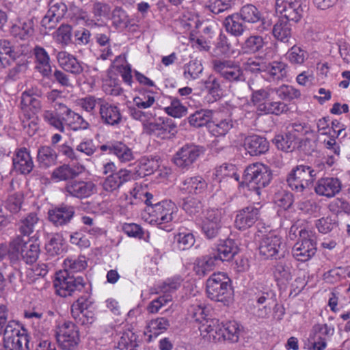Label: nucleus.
<instances>
[{
  "label": "nucleus",
  "mask_w": 350,
  "mask_h": 350,
  "mask_svg": "<svg viewBox=\"0 0 350 350\" xmlns=\"http://www.w3.org/2000/svg\"><path fill=\"white\" fill-rule=\"evenodd\" d=\"M64 264V269L56 273L53 281L55 293L62 297H67L78 293H88L90 284L82 276L74 273L86 268L87 262L85 256L68 258Z\"/></svg>",
  "instance_id": "f257e3e1"
},
{
  "label": "nucleus",
  "mask_w": 350,
  "mask_h": 350,
  "mask_svg": "<svg viewBox=\"0 0 350 350\" xmlns=\"http://www.w3.org/2000/svg\"><path fill=\"white\" fill-rule=\"evenodd\" d=\"M199 330L203 338L215 342L221 340L237 342L241 332L237 322L232 321L224 324L217 319L206 321V323L200 325Z\"/></svg>",
  "instance_id": "f03ea898"
},
{
  "label": "nucleus",
  "mask_w": 350,
  "mask_h": 350,
  "mask_svg": "<svg viewBox=\"0 0 350 350\" xmlns=\"http://www.w3.org/2000/svg\"><path fill=\"white\" fill-rule=\"evenodd\" d=\"M206 293L211 300L228 305L233 297L230 279L223 272L213 273L206 280Z\"/></svg>",
  "instance_id": "7ed1b4c3"
},
{
  "label": "nucleus",
  "mask_w": 350,
  "mask_h": 350,
  "mask_svg": "<svg viewBox=\"0 0 350 350\" xmlns=\"http://www.w3.org/2000/svg\"><path fill=\"white\" fill-rule=\"evenodd\" d=\"M317 172L311 166L299 165L293 168L286 178L288 186L297 195L307 196L311 191V187Z\"/></svg>",
  "instance_id": "20e7f679"
},
{
  "label": "nucleus",
  "mask_w": 350,
  "mask_h": 350,
  "mask_svg": "<svg viewBox=\"0 0 350 350\" xmlns=\"http://www.w3.org/2000/svg\"><path fill=\"white\" fill-rule=\"evenodd\" d=\"M146 211L148 215L146 219L150 224L165 229V226H162V225L177 219L178 208L172 201L163 200L156 202L154 206L146 207Z\"/></svg>",
  "instance_id": "39448f33"
},
{
  "label": "nucleus",
  "mask_w": 350,
  "mask_h": 350,
  "mask_svg": "<svg viewBox=\"0 0 350 350\" xmlns=\"http://www.w3.org/2000/svg\"><path fill=\"white\" fill-rule=\"evenodd\" d=\"M243 178L250 190H254L257 195H260V190L271 183L272 172L267 165L254 163L245 168Z\"/></svg>",
  "instance_id": "423d86ee"
},
{
  "label": "nucleus",
  "mask_w": 350,
  "mask_h": 350,
  "mask_svg": "<svg viewBox=\"0 0 350 350\" xmlns=\"http://www.w3.org/2000/svg\"><path fill=\"white\" fill-rule=\"evenodd\" d=\"M8 319V310L4 305L0 306V334H3L4 348L5 350H22L19 321H10L6 327L4 325Z\"/></svg>",
  "instance_id": "0eeeda50"
},
{
  "label": "nucleus",
  "mask_w": 350,
  "mask_h": 350,
  "mask_svg": "<svg viewBox=\"0 0 350 350\" xmlns=\"http://www.w3.org/2000/svg\"><path fill=\"white\" fill-rule=\"evenodd\" d=\"M299 239L292 248V254L298 261L306 262L317 252L315 233L305 228L299 230Z\"/></svg>",
  "instance_id": "6e6552de"
},
{
  "label": "nucleus",
  "mask_w": 350,
  "mask_h": 350,
  "mask_svg": "<svg viewBox=\"0 0 350 350\" xmlns=\"http://www.w3.org/2000/svg\"><path fill=\"white\" fill-rule=\"evenodd\" d=\"M55 338L62 350H76L80 342L79 329L71 321H65L56 327Z\"/></svg>",
  "instance_id": "1a4fd4ad"
},
{
  "label": "nucleus",
  "mask_w": 350,
  "mask_h": 350,
  "mask_svg": "<svg viewBox=\"0 0 350 350\" xmlns=\"http://www.w3.org/2000/svg\"><path fill=\"white\" fill-rule=\"evenodd\" d=\"M213 69L224 80L229 82L243 81V71L239 63L230 59H215L212 60Z\"/></svg>",
  "instance_id": "9d476101"
},
{
  "label": "nucleus",
  "mask_w": 350,
  "mask_h": 350,
  "mask_svg": "<svg viewBox=\"0 0 350 350\" xmlns=\"http://www.w3.org/2000/svg\"><path fill=\"white\" fill-rule=\"evenodd\" d=\"M284 249L282 238L272 232L264 235L258 246L260 255L265 259H277L284 256Z\"/></svg>",
  "instance_id": "9b49d317"
},
{
  "label": "nucleus",
  "mask_w": 350,
  "mask_h": 350,
  "mask_svg": "<svg viewBox=\"0 0 350 350\" xmlns=\"http://www.w3.org/2000/svg\"><path fill=\"white\" fill-rule=\"evenodd\" d=\"M202 152V147L192 143L186 144L175 153L173 162L178 168L188 170Z\"/></svg>",
  "instance_id": "f8f14e48"
},
{
  "label": "nucleus",
  "mask_w": 350,
  "mask_h": 350,
  "mask_svg": "<svg viewBox=\"0 0 350 350\" xmlns=\"http://www.w3.org/2000/svg\"><path fill=\"white\" fill-rule=\"evenodd\" d=\"M241 19L249 23L256 24L255 29L259 33H262L271 29V21L262 16L258 9L252 4L243 5L239 12Z\"/></svg>",
  "instance_id": "ddd939ff"
},
{
  "label": "nucleus",
  "mask_w": 350,
  "mask_h": 350,
  "mask_svg": "<svg viewBox=\"0 0 350 350\" xmlns=\"http://www.w3.org/2000/svg\"><path fill=\"white\" fill-rule=\"evenodd\" d=\"M97 192V187L92 181L73 180L66 183L64 188L66 196L85 199Z\"/></svg>",
  "instance_id": "4468645a"
},
{
  "label": "nucleus",
  "mask_w": 350,
  "mask_h": 350,
  "mask_svg": "<svg viewBox=\"0 0 350 350\" xmlns=\"http://www.w3.org/2000/svg\"><path fill=\"white\" fill-rule=\"evenodd\" d=\"M176 125L172 122V120L167 118L165 120L159 119L154 122H151L146 125L144 132L148 135H154L162 139H170L174 136L176 133Z\"/></svg>",
  "instance_id": "2eb2a0df"
},
{
  "label": "nucleus",
  "mask_w": 350,
  "mask_h": 350,
  "mask_svg": "<svg viewBox=\"0 0 350 350\" xmlns=\"http://www.w3.org/2000/svg\"><path fill=\"white\" fill-rule=\"evenodd\" d=\"M260 209L250 205L237 211L234 219V226L240 230L251 228L260 218Z\"/></svg>",
  "instance_id": "dca6fc26"
},
{
  "label": "nucleus",
  "mask_w": 350,
  "mask_h": 350,
  "mask_svg": "<svg viewBox=\"0 0 350 350\" xmlns=\"http://www.w3.org/2000/svg\"><path fill=\"white\" fill-rule=\"evenodd\" d=\"M67 12V5L62 1H51L49 10L42 18L41 24L46 29H53Z\"/></svg>",
  "instance_id": "f3484780"
},
{
  "label": "nucleus",
  "mask_w": 350,
  "mask_h": 350,
  "mask_svg": "<svg viewBox=\"0 0 350 350\" xmlns=\"http://www.w3.org/2000/svg\"><path fill=\"white\" fill-rule=\"evenodd\" d=\"M342 189L340 180L336 177H323L319 178L314 186L315 193L328 198L335 196Z\"/></svg>",
  "instance_id": "a211bd4d"
},
{
  "label": "nucleus",
  "mask_w": 350,
  "mask_h": 350,
  "mask_svg": "<svg viewBox=\"0 0 350 350\" xmlns=\"http://www.w3.org/2000/svg\"><path fill=\"white\" fill-rule=\"evenodd\" d=\"M99 115L101 122L105 125L116 126L122 121L120 109L116 105L109 103L106 100H100Z\"/></svg>",
  "instance_id": "6ab92c4d"
},
{
  "label": "nucleus",
  "mask_w": 350,
  "mask_h": 350,
  "mask_svg": "<svg viewBox=\"0 0 350 350\" xmlns=\"http://www.w3.org/2000/svg\"><path fill=\"white\" fill-rule=\"evenodd\" d=\"M35 57V69L43 78L52 79V69L51 58L48 52L42 46L36 45L33 50Z\"/></svg>",
  "instance_id": "aec40b11"
},
{
  "label": "nucleus",
  "mask_w": 350,
  "mask_h": 350,
  "mask_svg": "<svg viewBox=\"0 0 350 350\" xmlns=\"http://www.w3.org/2000/svg\"><path fill=\"white\" fill-rule=\"evenodd\" d=\"M179 189L183 194L201 196L207 189V183L201 176L186 177L181 181Z\"/></svg>",
  "instance_id": "412c9836"
},
{
  "label": "nucleus",
  "mask_w": 350,
  "mask_h": 350,
  "mask_svg": "<svg viewBox=\"0 0 350 350\" xmlns=\"http://www.w3.org/2000/svg\"><path fill=\"white\" fill-rule=\"evenodd\" d=\"M75 213L74 206L63 204L50 209L48 212V218L55 226H62L71 221Z\"/></svg>",
  "instance_id": "4be33fe9"
},
{
  "label": "nucleus",
  "mask_w": 350,
  "mask_h": 350,
  "mask_svg": "<svg viewBox=\"0 0 350 350\" xmlns=\"http://www.w3.org/2000/svg\"><path fill=\"white\" fill-rule=\"evenodd\" d=\"M264 77L269 83L283 81L288 77V65L281 61H273L265 64Z\"/></svg>",
  "instance_id": "5701e85b"
},
{
  "label": "nucleus",
  "mask_w": 350,
  "mask_h": 350,
  "mask_svg": "<svg viewBox=\"0 0 350 350\" xmlns=\"http://www.w3.org/2000/svg\"><path fill=\"white\" fill-rule=\"evenodd\" d=\"M132 178L131 172L120 169L116 174L108 175L102 183L103 189L107 193H114L120 187Z\"/></svg>",
  "instance_id": "b1692460"
},
{
  "label": "nucleus",
  "mask_w": 350,
  "mask_h": 350,
  "mask_svg": "<svg viewBox=\"0 0 350 350\" xmlns=\"http://www.w3.org/2000/svg\"><path fill=\"white\" fill-rule=\"evenodd\" d=\"M84 171V167L79 164H63L55 168L51 178L55 181L73 180Z\"/></svg>",
  "instance_id": "393cba45"
},
{
  "label": "nucleus",
  "mask_w": 350,
  "mask_h": 350,
  "mask_svg": "<svg viewBox=\"0 0 350 350\" xmlns=\"http://www.w3.org/2000/svg\"><path fill=\"white\" fill-rule=\"evenodd\" d=\"M56 59L59 66L66 72L79 75L83 71V67L77 57L66 51L57 53Z\"/></svg>",
  "instance_id": "a878e982"
},
{
  "label": "nucleus",
  "mask_w": 350,
  "mask_h": 350,
  "mask_svg": "<svg viewBox=\"0 0 350 350\" xmlns=\"http://www.w3.org/2000/svg\"><path fill=\"white\" fill-rule=\"evenodd\" d=\"M58 109L63 116V120L72 130L86 129L89 127V123L81 115L75 113L64 104L59 103Z\"/></svg>",
  "instance_id": "bb28decb"
},
{
  "label": "nucleus",
  "mask_w": 350,
  "mask_h": 350,
  "mask_svg": "<svg viewBox=\"0 0 350 350\" xmlns=\"http://www.w3.org/2000/svg\"><path fill=\"white\" fill-rule=\"evenodd\" d=\"M256 306L273 305V318L280 321L284 315V309L276 303L275 295L271 291H260L255 294Z\"/></svg>",
  "instance_id": "cd10ccee"
},
{
  "label": "nucleus",
  "mask_w": 350,
  "mask_h": 350,
  "mask_svg": "<svg viewBox=\"0 0 350 350\" xmlns=\"http://www.w3.org/2000/svg\"><path fill=\"white\" fill-rule=\"evenodd\" d=\"M40 252V241L36 234L27 239L23 238V261L27 265L36 262Z\"/></svg>",
  "instance_id": "c85d7f7f"
},
{
  "label": "nucleus",
  "mask_w": 350,
  "mask_h": 350,
  "mask_svg": "<svg viewBox=\"0 0 350 350\" xmlns=\"http://www.w3.org/2000/svg\"><path fill=\"white\" fill-rule=\"evenodd\" d=\"M239 248L233 239H228L218 244L215 252L211 254L216 261H230L238 253Z\"/></svg>",
  "instance_id": "c756f323"
},
{
  "label": "nucleus",
  "mask_w": 350,
  "mask_h": 350,
  "mask_svg": "<svg viewBox=\"0 0 350 350\" xmlns=\"http://www.w3.org/2000/svg\"><path fill=\"white\" fill-rule=\"evenodd\" d=\"M245 149L250 155L258 156L265 154L269 150V144L264 137L253 135L245 137L244 141Z\"/></svg>",
  "instance_id": "7c9ffc66"
},
{
  "label": "nucleus",
  "mask_w": 350,
  "mask_h": 350,
  "mask_svg": "<svg viewBox=\"0 0 350 350\" xmlns=\"http://www.w3.org/2000/svg\"><path fill=\"white\" fill-rule=\"evenodd\" d=\"M22 56V52L12 49L10 42L7 40H0V68H5L12 65Z\"/></svg>",
  "instance_id": "2f4dec72"
},
{
  "label": "nucleus",
  "mask_w": 350,
  "mask_h": 350,
  "mask_svg": "<svg viewBox=\"0 0 350 350\" xmlns=\"http://www.w3.org/2000/svg\"><path fill=\"white\" fill-rule=\"evenodd\" d=\"M234 122L230 117L214 118L208 124L210 133L216 137L225 136L233 128Z\"/></svg>",
  "instance_id": "473e14b6"
},
{
  "label": "nucleus",
  "mask_w": 350,
  "mask_h": 350,
  "mask_svg": "<svg viewBox=\"0 0 350 350\" xmlns=\"http://www.w3.org/2000/svg\"><path fill=\"white\" fill-rule=\"evenodd\" d=\"M259 115L273 114L279 116L287 111V105L282 101H273L271 97L256 107Z\"/></svg>",
  "instance_id": "72a5a7b5"
},
{
  "label": "nucleus",
  "mask_w": 350,
  "mask_h": 350,
  "mask_svg": "<svg viewBox=\"0 0 350 350\" xmlns=\"http://www.w3.org/2000/svg\"><path fill=\"white\" fill-rule=\"evenodd\" d=\"M215 258L211 254L197 258L193 264V271L199 277L205 276L215 268L217 262Z\"/></svg>",
  "instance_id": "f704fd0d"
},
{
  "label": "nucleus",
  "mask_w": 350,
  "mask_h": 350,
  "mask_svg": "<svg viewBox=\"0 0 350 350\" xmlns=\"http://www.w3.org/2000/svg\"><path fill=\"white\" fill-rule=\"evenodd\" d=\"M234 53V49L229 39L225 34L221 33L214 44L213 55L216 57H228L232 55Z\"/></svg>",
  "instance_id": "c9c22d12"
},
{
  "label": "nucleus",
  "mask_w": 350,
  "mask_h": 350,
  "mask_svg": "<svg viewBox=\"0 0 350 350\" xmlns=\"http://www.w3.org/2000/svg\"><path fill=\"white\" fill-rule=\"evenodd\" d=\"M289 21L283 18H280L273 25L272 33L277 40L284 43L288 42L292 36V28Z\"/></svg>",
  "instance_id": "e433bc0d"
},
{
  "label": "nucleus",
  "mask_w": 350,
  "mask_h": 350,
  "mask_svg": "<svg viewBox=\"0 0 350 350\" xmlns=\"http://www.w3.org/2000/svg\"><path fill=\"white\" fill-rule=\"evenodd\" d=\"M306 7L302 5L301 0H298L278 12L283 16V18L297 23L303 17Z\"/></svg>",
  "instance_id": "4c0bfd02"
},
{
  "label": "nucleus",
  "mask_w": 350,
  "mask_h": 350,
  "mask_svg": "<svg viewBox=\"0 0 350 350\" xmlns=\"http://www.w3.org/2000/svg\"><path fill=\"white\" fill-rule=\"evenodd\" d=\"M26 270V281L28 284H33L42 281L48 273L47 265L44 263L29 265Z\"/></svg>",
  "instance_id": "58836bf2"
},
{
  "label": "nucleus",
  "mask_w": 350,
  "mask_h": 350,
  "mask_svg": "<svg viewBox=\"0 0 350 350\" xmlns=\"http://www.w3.org/2000/svg\"><path fill=\"white\" fill-rule=\"evenodd\" d=\"M12 265L15 269L20 268V260L22 256V237L17 236L12 239L8 247V254Z\"/></svg>",
  "instance_id": "ea45409f"
},
{
  "label": "nucleus",
  "mask_w": 350,
  "mask_h": 350,
  "mask_svg": "<svg viewBox=\"0 0 350 350\" xmlns=\"http://www.w3.org/2000/svg\"><path fill=\"white\" fill-rule=\"evenodd\" d=\"M241 19L239 14L226 16L224 21L226 31L236 37L241 36L245 31V27L241 22Z\"/></svg>",
  "instance_id": "a19ab883"
},
{
  "label": "nucleus",
  "mask_w": 350,
  "mask_h": 350,
  "mask_svg": "<svg viewBox=\"0 0 350 350\" xmlns=\"http://www.w3.org/2000/svg\"><path fill=\"white\" fill-rule=\"evenodd\" d=\"M57 154L49 146H41L38 151V161L40 165L49 167L56 163Z\"/></svg>",
  "instance_id": "79ce46f5"
},
{
  "label": "nucleus",
  "mask_w": 350,
  "mask_h": 350,
  "mask_svg": "<svg viewBox=\"0 0 350 350\" xmlns=\"http://www.w3.org/2000/svg\"><path fill=\"white\" fill-rule=\"evenodd\" d=\"M212 113V111L208 109L197 110L188 117V122L193 127H202L209 124Z\"/></svg>",
  "instance_id": "37998d69"
},
{
  "label": "nucleus",
  "mask_w": 350,
  "mask_h": 350,
  "mask_svg": "<svg viewBox=\"0 0 350 350\" xmlns=\"http://www.w3.org/2000/svg\"><path fill=\"white\" fill-rule=\"evenodd\" d=\"M296 135L288 133L285 135H276L273 139L277 148L284 152H291L295 147Z\"/></svg>",
  "instance_id": "c03bdc74"
},
{
  "label": "nucleus",
  "mask_w": 350,
  "mask_h": 350,
  "mask_svg": "<svg viewBox=\"0 0 350 350\" xmlns=\"http://www.w3.org/2000/svg\"><path fill=\"white\" fill-rule=\"evenodd\" d=\"M182 208L189 215H196L202 209L201 196H188L183 198Z\"/></svg>",
  "instance_id": "a18cd8bd"
},
{
  "label": "nucleus",
  "mask_w": 350,
  "mask_h": 350,
  "mask_svg": "<svg viewBox=\"0 0 350 350\" xmlns=\"http://www.w3.org/2000/svg\"><path fill=\"white\" fill-rule=\"evenodd\" d=\"M188 312L191 317L196 322H199L200 325L212 319L207 318L209 315V309L203 304H193L189 307Z\"/></svg>",
  "instance_id": "49530a36"
},
{
  "label": "nucleus",
  "mask_w": 350,
  "mask_h": 350,
  "mask_svg": "<svg viewBox=\"0 0 350 350\" xmlns=\"http://www.w3.org/2000/svg\"><path fill=\"white\" fill-rule=\"evenodd\" d=\"M137 337L133 330H125L118 342V348L120 350H133L138 345Z\"/></svg>",
  "instance_id": "de8ad7c7"
},
{
  "label": "nucleus",
  "mask_w": 350,
  "mask_h": 350,
  "mask_svg": "<svg viewBox=\"0 0 350 350\" xmlns=\"http://www.w3.org/2000/svg\"><path fill=\"white\" fill-rule=\"evenodd\" d=\"M64 238L62 234H54L46 244L45 248L47 253L51 256L62 254L64 251Z\"/></svg>",
  "instance_id": "09e8293b"
},
{
  "label": "nucleus",
  "mask_w": 350,
  "mask_h": 350,
  "mask_svg": "<svg viewBox=\"0 0 350 350\" xmlns=\"http://www.w3.org/2000/svg\"><path fill=\"white\" fill-rule=\"evenodd\" d=\"M274 93L283 100L291 101L293 99L298 98L301 96L300 91L292 85L283 84L277 88H273Z\"/></svg>",
  "instance_id": "8fccbe9b"
},
{
  "label": "nucleus",
  "mask_w": 350,
  "mask_h": 350,
  "mask_svg": "<svg viewBox=\"0 0 350 350\" xmlns=\"http://www.w3.org/2000/svg\"><path fill=\"white\" fill-rule=\"evenodd\" d=\"M112 154H115L122 163L131 161L134 159L132 150L120 142H114Z\"/></svg>",
  "instance_id": "3c124183"
},
{
  "label": "nucleus",
  "mask_w": 350,
  "mask_h": 350,
  "mask_svg": "<svg viewBox=\"0 0 350 350\" xmlns=\"http://www.w3.org/2000/svg\"><path fill=\"white\" fill-rule=\"evenodd\" d=\"M137 172L142 177L149 176L154 173L159 167L158 161L153 158L144 157L139 163Z\"/></svg>",
  "instance_id": "603ef678"
},
{
  "label": "nucleus",
  "mask_w": 350,
  "mask_h": 350,
  "mask_svg": "<svg viewBox=\"0 0 350 350\" xmlns=\"http://www.w3.org/2000/svg\"><path fill=\"white\" fill-rule=\"evenodd\" d=\"M273 274L275 280L282 284L288 282L292 279L291 269L282 262H277L273 267Z\"/></svg>",
  "instance_id": "864d4df0"
},
{
  "label": "nucleus",
  "mask_w": 350,
  "mask_h": 350,
  "mask_svg": "<svg viewBox=\"0 0 350 350\" xmlns=\"http://www.w3.org/2000/svg\"><path fill=\"white\" fill-rule=\"evenodd\" d=\"M129 112L133 119L140 121L142 123L144 131L146 129V125L154 118V114L152 113L143 111L135 106L130 107L129 108Z\"/></svg>",
  "instance_id": "5fc2aeb1"
},
{
  "label": "nucleus",
  "mask_w": 350,
  "mask_h": 350,
  "mask_svg": "<svg viewBox=\"0 0 350 350\" xmlns=\"http://www.w3.org/2000/svg\"><path fill=\"white\" fill-rule=\"evenodd\" d=\"M250 88L252 90L251 101L255 107H257L263 101L267 100V99L271 97V94L274 93L273 88L269 87L253 90L252 87L250 86Z\"/></svg>",
  "instance_id": "6e6d98bb"
},
{
  "label": "nucleus",
  "mask_w": 350,
  "mask_h": 350,
  "mask_svg": "<svg viewBox=\"0 0 350 350\" xmlns=\"http://www.w3.org/2000/svg\"><path fill=\"white\" fill-rule=\"evenodd\" d=\"M169 326L170 322L167 319L159 317L151 320L148 324L147 329L148 332L151 333L150 336L153 335L156 337L159 334L165 332Z\"/></svg>",
  "instance_id": "4d7b16f0"
},
{
  "label": "nucleus",
  "mask_w": 350,
  "mask_h": 350,
  "mask_svg": "<svg viewBox=\"0 0 350 350\" xmlns=\"http://www.w3.org/2000/svg\"><path fill=\"white\" fill-rule=\"evenodd\" d=\"M203 71L202 64L196 60L190 61L184 66V77L187 80H194L200 77Z\"/></svg>",
  "instance_id": "13d9d810"
},
{
  "label": "nucleus",
  "mask_w": 350,
  "mask_h": 350,
  "mask_svg": "<svg viewBox=\"0 0 350 350\" xmlns=\"http://www.w3.org/2000/svg\"><path fill=\"white\" fill-rule=\"evenodd\" d=\"M205 88L213 97L212 102L219 100L222 96V89L219 80L213 77H210L205 81Z\"/></svg>",
  "instance_id": "bf43d9fd"
},
{
  "label": "nucleus",
  "mask_w": 350,
  "mask_h": 350,
  "mask_svg": "<svg viewBox=\"0 0 350 350\" xmlns=\"http://www.w3.org/2000/svg\"><path fill=\"white\" fill-rule=\"evenodd\" d=\"M265 44L264 39L260 36H251L246 39L243 49L247 53H254L261 50Z\"/></svg>",
  "instance_id": "052dcab7"
},
{
  "label": "nucleus",
  "mask_w": 350,
  "mask_h": 350,
  "mask_svg": "<svg viewBox=\"0 0 350 350\" xmlns=\"http://www.w3.org/2000/svg\"><path fill=\"white\" fill-rule=\"evenodd\" d=\"M56 41L62 46H68L72 42V27L69 25H61L56 32Z\"/></svg>",
  "instance_id": "680f3d73"
},
{
  "label": "nucleus",
  "mask_w": 350,
  "mask_h": 350,
  "mask_svg": "<svg viewBox=\"0 0 350 350\" xmlns=\"http://www.w3.org/2000/svg\"><path fill=\"white\" fill-rule=\"evenodd\" d=\"M100 100L103 98H96L94 96H87L79 100V106L85 111L94 114L96 105L100 109Z\"/></svg>",
  "instance_id": "e2e57ef3"
},
{
  "label": "nucleus",
  "mask_w": 350,
  "mask_h": 350,
  "mask_svg": "<svg viewBox=\"0 0 350 350\" xmlns=\"http://www.w3.org/2000/svg\"><path fill=\"white\" fill-rule=\"evenodd\" d=\"M165 111L174 118H181L187 113V107L184 106L177 98L171 100L170 105L164 108Z\"/></svg>",
  "instance_id": "0e129e2a"
},
{
  "label": "nucleus",
  "mask_w": 350,
  "mask_h": 350,
  "mask_svg": "<svg viewBox=\"0 0 350 350\" xmlns=\"http://www.w3.org/2000/svg\"><path fill=\"white\" fill-rule=\"evenodd\" d=\"M286 59L293 64H302L306 59V52L299 46H293L286 54Z\"/></svg>",
  "instance_id": "69168bd1"
},
{
  "label": "nucleus",
  "mask_w": 350,
  "mask_h": 350,
  "mask_svg": "<svg viewBox=\"0 0 350 350\" xmlns=\"http://www.w3.org/2000/svg\"><path fill=\"white\" fill-rule=\"evenodd\" d=\"M92 12L97 21L108 18L111 14V6L105 2L96 1L93 3Z\"/></svg>",
  "instance_id": "338daca9"
},
{
  "label": "nucleus",
  "mask_w": 350,
  "mask_h": 350,
  "mask_svg": "<svg viewBox=\"0 0 350 350\" xmlns=\"http://www.w3.org/2000/svg\"><path fill=\"white\" fill-rule=\"evenodd\" d=\"M178 247L181 250H186L191 247L195 243V238L191 232H179L175 236Z\"/></svg>",
  "instance_id": "774afa93"
}]
</instances>
